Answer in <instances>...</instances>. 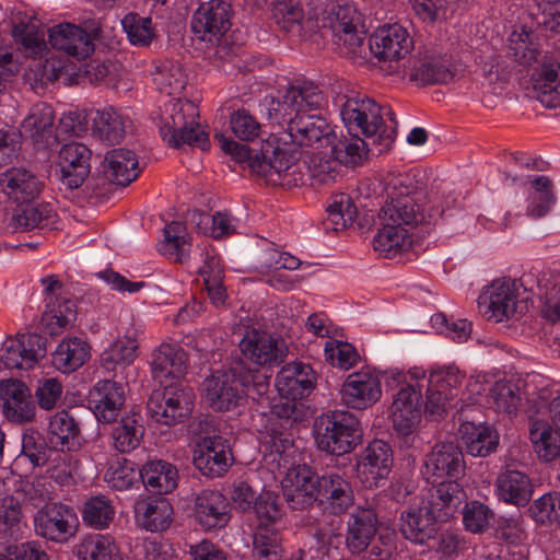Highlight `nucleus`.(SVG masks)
Segmentation results:
<instances>
[{"mask_svg": "<svg viewBox=\"0 0 560 560\" xmlns=\"http://www.w3.org/2000/svg\"><path fill=\"white\" fill-rule=\"evenodd\" d=\"M382 185L385 201L378 212L380 228L373 247L382 256L392 258L409 250L413 244V230L435 222L441 211L409 173H388Z\"/></svg>", "mask_w": 560, "mask_h": 560, "instance_id": "obj_1", "label": "nucleus"}, {"mask_svg": "<svg viewBox=\"0 0 560 560\" xmlns=\"http://www.w3.org/2000/svg\"><path fill=\"white\" fill-rule=\"evenodd\" d=\"M325 105L322 91L312 82L292 85L279 100L268 104V117L273 122L287 125V136L292 144L307 151L324 149L336 140V133L320 114Z\"/></svg>", "mask_w": 560, "mask_h": 560, "instance_id": "obj_2", "label": "nucleus"}, {"mask_svg": "<svg viewBox=\"0 0 560 560\" xmlns=\"http://www.w3.org/2000/svg\"><path fill=\"white\" fill-rule=\"evenodd\" d=\"M257 441L264 460L277 468L281 488L292 509L302 510L315 502L318 477L306 464L300 463L301 454L288 429V422H260Z\"/></svg>", "mask_w": 560, "mask_h": 560, "instance_id": "obj_3", "label": "nucleus"}, {"mask_svg": "<svg viewBox=\"0 0 560 560\" xmlns=\"http://www.w3.org/2000/svg\"><path fill=\"white\" fill-rule=\"evenodd\" d=\"M340 116L350 133L372 139L373 143L382 147L380 151L392 145L397 121L389 107L381 106L366 95L354 93L346 96Z\"/></svg>", "mask_w": 560, "mask_h": 560, "instance_id": "obj_4", "label": "nucleus"}, {"mask_svg": "<svg viewBox=\"0 0 560 560\" xmlns=\"http://www.w3.org/2000/svg\"><path fill=\"white\" fill-rule=\"evenodd\" d=\"M281 143L277 138H269L260 149V153L250 160L249 166L254 173L264 177L267 183L287 188L304 183V173L299 163L296 152Z\"/></svg>", "mask_w": 560, "mask_h": 560, "instance_id": "obj_5", "label": "nucleus"}, {"mask_svg": "<svg viewBox=\"0 0 560 560\" xmlns=\"http://www.w3.org/2000/svg\"><path fill=\"white\" fill-rule=\"evenodd\" d=\"M81 440L78 422H48L44 441L50 448L61 452L52 459L50 477L60 486H69L75 481L78 460L65 451L79 448Z\"/></svg>", "mask_w": 560, "mask_h": 560, "instance_id": "obj_6", "label": "nucleus"}, {"mask_svg": "<svg viewBox=\"0 0 560 560\" xmlns=\"http://www.w3.org/2000/svg\"><path fill=\"white\" fill-rule=\"evenodd\" d=\"M198 109L190 101L176 100L172 103L170 121L161 128L164 141L174 148L197 147L202 151L209 148V137L196 121Z\"/></svg>", "mask_w": 560, "mask_h": 560, "instance_id": "obj_7", "label": "nucleus"}, {"mask_svg": "<svg viewBox=\"0 0 560 560\" xmlns=\"http://www.w3.org/2000/svg\"><path fill=\"white\" fill-rule=\"evenodd\" d=\"M275 386L281 397L271 406V413L279 420H299L293 401L312 388L311 366L302 362L284 365L277 374Z\"/></svg>", "mask_w": 560, "mask_h": 560, "instance_id": "obj_8", "label": "nucleus"}, {"mask_svg": "<svg viewBox=\"0 0 560 560\" xmlns=\"http://www.w3.org/2000/svg\"><path fill=\"white\" fill-rule=\"evenodd\" d=\"M406 74L419 85L445 84L454 79L451 59L434 47H424L408 60Z\"/></svg>", "mask_w": 560, "mask_h": 560, "instance_id": "obj_9", "label": "nucleus"}, {"mask_svg": "<svg viewBox=\"0 0 560 560\" xmlns=\"http://www.w3.org/2000/svg\"><path fill=\"white\" fill-rule=\"evenodd\" d=\"M237 363L229 370L215 371L203 382L205 397L217 411H228L244 398L246 376L240 377Z\"/></svg>", "mask_w": 560, "mask_h": 560, "instance_id": "obj_10", "label": "nucleus"}, {"mask_svg": "<svg viewBox=\"0 0 560 560\" xmlns=\"http://www.w3.org/2000/svg\"><path fill=\"white\" fill-rule=\"evenodd\" d=\"M78 526L75 511L63 503L46 504L34 516L36 534L54 542H67L75 535Z\"/></svg>", "mask_w": 560, "mask_h": 560, "instance_id": "obj_11", "label": "nucleus"}, {"mask_svg": "<svg viewBox=\"0 0 560 560\" xmlns=\"http://www.w3.org/2000/svg\"><path fill=\"white\" fill-rule=\"evenodd\" d=\"M196 395L192 388L177 385L154 392L147 402V415L153 420H184L192 417Z\"/></svg>", "mask_w": 560, "mask_h": 560, "instance_id": "obj_12", "label": "nucleus"}, {"mask_svg": "<svg viewBox=\"0 0 560 560\" xmlns=\"http://www.w3.org/2000/svg\"><path fill=\"white\" fill-rule=\"evenodd\" d=\"M393 462L390 445L383 440H373L358 457L357 478L365 488L378 487L388 478Z\"/></svg>", "mask_w": 560, "mask_h": 560, "instance_id": "obj_13", "label": "nucleus"}, {"mask_svg": "<svg viewBox=\"0 0 560 560\" xmlns=\"http://www.w3.org/2000/svg\"><path fill=\"white\" fill-rule=\"evenodd\" d=\"M517 299V282L511 278H499L483 289L479 295V306L485 316L499 323L516 313Z\"/></svg>", "mask_w": 560, "mask_h": 560, "instance_id": "obj_14", "label": "nucleus"}, {"mask_svg": "<svg viewBox=\"0 0 560 560\" xmlns=\"http://www.w3.org/2000/svg\"><path fill=\"white\" fill-rule=\"evenodd\" d=\"M360 422H314L317 447L331 455L350 453L362 440Z\"/></svg>", "mask_w": 560, "mask_h": 560, "instance_id": "obj_15", "label": "nucleus"}, {"mask_svg": "<svg viewBox=\"0 0 560 560\" xmlns=\"http://www.w3.org/2000/svg\"><path fill=\"white\" fill-rule=\"evenodd\" d=\"M234 460L231 443L220 435L201 438L194 448V465L202 475L220 477L232 466Z\"/></svg>", "mask_w": 560, "mask_h": 560, "instance_id": "obj_16", "label": "nucleus"}, {"mask_svg": "<svg viewBox=\"0 0 560 560\" xmlns=\"http://www.w3.org/2000/svg\"><path fill=\"white\" fill-rule=\"evenodd\" d=\"M322 22L323 27L330 30L332 35L343 44L348 52L361 46L363 37L358 32L361 15L352 3H331L327 8Z\"/></svg>", "mask_w": 560, "mask_h": 560, "instance_id": "obj_17", "label": "nucleus"}, {"mask_svg": "<svg viewBox=\"0 0 560 560\" xmlns=\"http://www.w3.org/2000/svg\"><path fill=\"white\" fill-rule=\"evenodd\" d=\"M465 471L462 450L453 442L438 443L425 456L422 475L428 482L435 483L439 479H458Z\"/></svg>", "mask_w": 560, "mask_h": 560, "instance_id": "obj_18", "label": "nucleus"}, {"mask_svg": "<svg viewBox=\"0 0 560 560\" xmlns=\"http://www.w3.org/2000/svg\"><path fill=\"white\" fill-rule=\"evenodd\" d=\"M46 351V338L38 334H22L4 341L0 359L7 369L30 370Z\"/></svg>", "mask_w": 560, "mask_h": 560, "instance_id": "obj_19", "label": "nucleus"}, {"mask_svg": "<svg viewBox=\"0 0 560 560\" xmlns=\"http://www.w3.org/2000/svg\"><path fill=\"white\" fill-rule=\"evenodd\" d=\"M44 180L32 170L12 166L0 174V192L7 200L23 205L39 197Z\"/></svg>", "mask_w": 560, "mask_h": 560, "instance_id": "obj_20", "label": "nucleus"}, {"mask_svg": "<svg viewBox=\"0 0 560 560\" xmlns=\"http://www.w3.org/2000/svg\"><path fill=\"white\" fill-rule=\"evenodd\" d=\"M382 396L381 377L370 369L349 374L341 388L347 407L363 410L374 405Z\"/></svg>", "mask_w": 560, "mask_h": 560, "instance_id": "obj_21", "label": "nucleus"}, {"mask_svg": "<svg viewBox=\"0 0 560 560\" xmlns=\"http://www.w3.org/2000/svg\"><path fill=\"white\" fill-rule=\"evenodd\" d=\"M231 5L222 0H210L199 5L192 15L191 30L201 39H218L231 27Z\"/></svg>", "mask_w": 560, "mask_h": 560, "instance_id": "obj_22", "label": "nucleus"}, {"mask_svg": "<svg viewBox=\"0 0 560 560\" xmlns=\"http://www.w3.org/2000/svg\"><path fill=\"white\" fill-rule=\"evenodd\" d=\"M187 354L177 347L162 343L152 353L151 373L163 388L182 385L180 380L186 374Z\"/></svg>", "mask_w": 560, "mask_h": 560, "instance_id": "obj_23", "label": "nucleus"}, {"mask_svg": "<svg viewBox=\"0 0 560 560\" xmlns=\"http://www.w3.org/2000/svg\"><path fill=\"white\" fill-rule=\"evenodd\" d=\"M242 354L257 365H278L285 357L283 342L266 331L247 330L240 342Z\"/></svg>", "mask_w": 560, "mask_h": 560, "instance_id": "obj_24", "label": "nucleus"}, {"mask_svg": "<svg viewBox=\"0 0 560 560\" xmlns=\"http://www.w3.org/2000/svg\"><path fill=\"white\" fill-rule=\"evenodd\" d=\"M412 47V38L408 31L399 24L380 27L370 37V50L380 60H398L405 57Z\"/></svg>", "mask_w": 560, "mask_h": 560, "instance_id": "obj_25", "label": "nucleus"}, {"mask_svg": "<svg viewBox=\"0 0 560 560\" xmlns=\"http://www.w3.org/2000/svg\"><path fill=\"white\" fill-rule=\"evenodd\" d=\"M91 150L83 143L70 142L59 151L60 180L70 189L80 187L90 174Z\"/></svg>", "mask_w": 560, "mask_h": 560, "instance_id": "obj_26", "label": "nucleus"}, {"mask_svg": "<svg viewBox=\"0 0 560 560\" xmlns=\"http://www.w3.org/2000/svg\"><path fill=\"white\" fill-rule=\"evenodd\" d=\"M0 404L7 420H34L36 406L28 387L14 378L0 382Z\"/></svg>", "mask_w": 560, "mask_h": 560, "instance_id": "obj_27", "label": "nucleus"}, {"mask_svg": "<svg viewBox=\"0 0 560 560\" xmlns=\"http://www.w3.org/2000/svg\"><path fill=\"white\" fill-rule=\"evenodd\" d=\"M315 501L331 514H341L353 503L350 483L338 474L318 477Z\"/></svg>", "mask_w": 560, "mask_h": 560, "instance_id": "obj_28", "label": "nucleus"}, {"mask_svg": "<svg viewBox=\"0 0 560 560\" xmlns=\"http://www.w3.org/2000/svg\"><path fill=\"white\" fill-rule=\"evenodd\" d=\"M377 532V517L372 509L359 508L348 517L346 548L351 555L366 551Z\"/></svg>", "mask_w": 560, "mask_h": 560, "instance_id": "obj_29", "label": "nucleus"}, {"mask_svg": "<svg viewBox=\"0 0 560 560\" xmlns=\"http://www.w3.org/2000/svg\"><path fill=\"white\" fill-rule=\"evenodd\" d=\"M51 46L78 60L89 57L94 51V43L91 35L82 27L62 23L49 31Z\"/></svg>", "mask_w": 560, "mask_h": 560, "instance_id": "obj_30", "label": "nucleus"}, {"mask_svg": "<svg viewBox=\"0 0 560 560\" xmlns=\"http://www.w3.org/2000/svg\"><path fill=\"white\" fill-rule=\"evenodd\" d=\"M526 412L545 415L548 411L551 420H560V396L552 397L553 390L550 382L538 374L527 375L524 386Z\"/></svg>", "mask_w": 560, "mask_h": 560, "instance_id": "obj_31", "label": "nucleus"}, {"mask_svg": "<svg viewBox=\"0 0 560 560\" xmlns=\"http://www.w3.org/2000/svg\"><path fill=\"white\" fill-rule=\"evenodd\" d=\"M440 520L425 504L410 506L400 516V530L404 537L415 544L423 545L435 539L436 523Z\"/></svg>", "mask_w": 560, "mask_h": 560, "instance_id": "obj_32", "label": "nucleus"}, {"mask_svg": "<svg viewBox=\"0 0 560 560\" xmlns=\"http://www.w3.org/2000/svg\"><path fill=\"white\" fill-rule=\"evenodd\" d=\"M458 432L467 453L475 457H486L499 445L500 434L491 422H460Z\"/></svg>", "mask_w": 560, "mask_h": 560, "instance_id": "obj_33", "label": "nucleus"}, {"mask_svg": "<svg viewBox=\"0 0 560 560\" xmlns=\"http://www.w3.org/2000/svg\"><path fill=\"white\" fill-rule=\"evenodd\" d=\"M124 402V388L115 381H98L90 393V409L96 420H117Z\"/></svg>", "mask_w": 560, "mask_h": 560, "instance_id": "obj_34", "label": "nucleus"}, {"mask_svg": "<svg viewBox=\"0 0 560 560\" xmlns=\"http://www.w3.org/2000/svg\"><path fill=\"white\" fill-rule=\"evenodd\" d=\"M196 521L206 530L224 527L229 520V502L219 491L205 490L196 500Z\"/></svg>", "mask_w": 560, "mask_h": 560, "instance_id": "obj_35", "label": "nucleus"}, {"mask_svg": "<svg viewBox=\"0 0 560 560\" xmlns=\"http://www.w3.org/2000/svg\"><path fill=\"white\" fill-rule=\"evenodd\" d=\"M173 506L164 498H147L135 505L137 524L150 533L166 530L173 522Z\"/></svg>", "mask_w": 560, "mask_h": 560, "instance_id": "obj_36", "label": "nucleus"}, {"mask_svg": "<svg viewBox=\"0 0 560 560\" xmlns=\"http://www.w3.org/2000/svg\"><path fill=\"white\" fill-rule=\"evenodd\" d=\"M466 500V493L456 479L436 481L427 506L441 521L453 517Z\"/></svg>", "mask_w": 560, "mask_h": 560, "instance_id": "obj_37", "label": "nucleus"}, {"mask_svg": "<svg viewBox=\"0 0 560 560\" xmlns=\"http://www.w3.org/2000/svg\"><path fill=\"white\" fill-rule=\"evenodd\" d=\"M55 112L51 105L34 104L21 124L22 133L37 145H48L54 139Z\"/></svg>", "mask_w": 560, "mask_h": 560, "instance_id": "obj_38", "label": "nucleus"}, {"mask_svg": "<svg viewBox=\"0 0 560 560\" xmlns=\"http://www.w3.org/2000/svg\"><path fill=\"white\" fill-rule=\"evenodd\" d=\"M102 171L109 182L127 186L139 175L137 155L125 148L114 149L105 155Z\"/></svg>", "mask_w": 560, "mask_h": 560, "instance_id": "obj_39", "label": "nucleus"}, {"mask_svg": "<svg viewBox=\"0 0 560 560\" xmlns=\"http://www.w3.org/2000/svg\"><path fill=\"white\" fill-rule=\"evenodd\" d=\"M495 493L501 501L524 506L533 494V485L529 477L515 469L502 471L494 483Z\"/></svg>", "mask_w": 560, "mask_h": 560, "instance_id": "obj_40", "label": "nucleus"}, {"mask_svg": "<svg viewBox=\"0 0 560 560\" xmlns=\"http://www.w3.org/2000/svg\"><path fill=\"white\" fill-rule=\"evenodd\" d=\"M77 318L75 303L66 298L50 295L46 298V310L42 315L44 330L58 336L71 327Z\"/></svg>", "mask_w": 560, "mask_h": 560, "instance_id": "obj_41", "label": "nucleus"}, {"mask_svg": "<svg viewBox=\"0 0 560 560\" xmlns=\"http://www.w3.org/2000/svg\"><path fill=\"white\" fill-rule=\"evenodd\" d=\"M142 483L152 492L166 494L177 487L176 467L164 460L148 462L140 470Z\"/></svg>", "mask_w": 560, "mask_h": 560, "instance_id": "obj_42", "label": "nucleus"}, {"mask_svg": "<svg viewBox=\"0 0 560 560\" xmlns=\"http://www.w3.org/2000/svg\"><path fill=\"white\" fill-rule=\"evenodd\" d=\"M90 357V346L81 338L63 339L52 353V365L61 373L81 368Z\"/></svg>", "mask_w": 560, "mask_h": 560, "instance_id": "obj_43", "label": "nucleus"}, {"mask_svg": "<svg viewBox=\"0 0 560 560\" xmlns=\"http://www.w3.org/2000/svg\"><path fill=\"white\" fill-rule=\"evenodd\" d=\"M138 341L131 336H124L114 341L101 355V365L117 377L119 371L129 366L138 357Z\"/></svg>", "mask_w": 560, "mask_h": 560, "instance_id": "obj_44", "label": "nucleus"}, {"mask_svg": "<svg viewBox=\"0 0 560 560\" xmlns=\"http://www.w3.org/2000/svg\"><path fill=\"white\" fill-rule=\"evenodd\" d=\"M78 560H122L115 539L108 534H88L77 548Z\"/></svg>", "mask_w": 560, "mask_h": 560, "instance_id": "obj_45", "label": "nucleus"}, {"mask_svg": "<svg viewBox=\"0 0 560 560\" xmlns=\"http://www.w3.org/2000/svg\"><path fill=\"white\" fill-rule=\"evenodd\" d=\"M93 133L108 144L119 143L126 135V120L114 107L97 109L93 117Z\"/></svg>", "mask_w": 560, "mask_h": 560, "instance_id": "obj_46", "label": "nucleus"}, {"mask_svg": "<svg viewBox=\"0 0 560 560\" xmlns=\"http://www.w3.org/2000/svg\"><path fill=\"white\" fill-rule=\"evenodd\" d=\"M56 213L48 203L30 206L16 212L11 218L14 231H30L33 229H50L55 222Z\"/></svg>", "mask_w": 560, "mask_h": 560, "instance_id": "obj_47", "label": "nucleus"}, {"mask_svg": "<svg viewBox=\"0 0 560 560\" xmlns=\"http://www.w3.org/2000/svg\"><path fill=\"white\" fill-rule=\"evenodd\" d=\"M190 249V237L186 226L173 221L164 229V241L160 244L159 250L162 255L183 262L188 258Z\"/></svg>", "mask_w": 560, "mask_h": 560, "instance_id": "obj_48", "label": "nucleus"}, {"mask_svg": "<svg viewBox=\"0 0 560 560\" xmlns=\"http://www.w3.org/2000/svg\"><path fill=\"white\" fill-rule=\"evenodd\" d=\"M529 438L542 460L550 462L560 455V433L549 422H534Z\"/></svg>", "mask_w": 560, "mask_h": 560, "instance_id": "obj_49", "label": "nucleus"}, {"mask_svg": "<svg viewBox=\"0 0 560 560\" xmlns=\"http://www.w3.org/2000/svg\"><path fill=\"white\" fill-rule=\"evenodd\" d=\"M304 161L310 176L319 184H327L335 179L340 164L336 156L330 153L329 147L315 149L306 152Z\"/></svg>", "mask_w": 560, "mask_h": 560, "instance_id": "obj_50", "label": "nucleus"}, {"mask_svg": "<svg viewBox=\"0 0 560 560\" xmlns=\"http://www.w3.org/2000/svg\"><path fill=\"white\" fill-rule=\"evenodd\" d=\"M541 314L551 322L560 320V273L545 272L538 278Z\"/></svg>", "mask_w": 560, "mask_h": 560, "instance_id": "obj_51", "label": "nucleus"}, {"mask_svg": "<svg viewBox=\"0 0 560 560\" xmlns=\"http://www.w3.org/2000/svg\"><path fill=\"white\" fill-rule=\"evenodd\" d=\"M115 517V508L105 495L89 498L82 508L83 523L94 529L102 530L109 526Z\"/></svg>", "mask_w": 560, "mask_h": 560, "instance_id": "obj_52", "label": "nucleus"}, {"mask_svg": "<svg viewBox=\"0 0 560 560\" xmlns=\"http://www.w3.org/2000/svg\"><path fill=\"white\" fill-rule=\"evenodd\" d=\"M527 381V377L524 382ZM525 386V383H523ZM493 408L499 412H504L509 416L515 415L518 409L522 395H524V387L512 381H498L490 388Z\"/></svg>", "mask_w": 560, "mask_h": 560, "instance_id": "obj_53", "label": "nucleus"}, {"mask_svg": "<svg viewBox=\"0 0 560 560\" xmlns=\"http://www.w3.org/2000/svg\"><path fill=\"white\" fill-rule=\"evenodd\" d=\"M529 515L537 524L560 527V491H549L535 499Z\"/></svg>", "mask_w": 560, "mask_h": 560, "instance_id": "obj_54", "label": "nucleus"}, {"mask_svg": "<svg viewBox=\"0 0 560 560\" xmlns=\"http://www.w3.org/2000/svg\"><path fill=\"white\" fill-rule=\"evenodd\" d=\"M152 77L156 88L167 95L179 93L186 83V77L180 65L170 60L156 65Z\"/></svg>", "mask_w": 560, "mask_h": 560, "instance_id": "obj_55", "label": "nucleus"}, {"mask_svg": "<svg viewBox=\"0 0 560 560\" xmlns=\"http://www.w3.org/2000/svg\"><path fill=\"white\" fill-rule=\"evenodd\" d=\"M421 394L412 385L401 387L394 396L390 416L394 420H413L421 416Z\"/></svg>", "mask_w": 560, "mask_h": 560, "instance_id": "obj_56", "label": "nucleus"}, {"mask_svg": "<svg viewBox=\"0 0 560 560\" xmlns=\"http://www.w3.org/2000/svg\"><path fill=\"white\" fill-rule=\"evenodd\" d=\"M192 220L202 233L210 234L214 238L225 237L234 233L237 222L230 213L221 211L213 215L205 212L194 213Z\"/></svg>", "mask_w": 560, "mask_h": 560, "instance_id": "obj_57", "label": "nucleus"}, {"mask_svg": "<svg viewBox=\"0 0 560 560\" xmlns=\"http://www.w3.org/2000/svg\"><path fill=\"white\" fill-rule=\"evenodd\" d=\"M253 553L257 560H280L282 548L277 528L257 526Z\"/></svg>", "mask_w": 560, "mask_h": 560, "instance_id": "obj_58", "label": "nucleus"}, {"mask_svg": "<svg viewBox=\"0 0 560 560\" xmlns=\"http://www.w3.org/2000/svg\"><path fill=\"white\" fill-rule=\"evenodd\" d=\"M536 97L546 107L560 105V67L545 69L535 84Z\"/></svg>", "mask_w": 560, "mask_h": 560, "instance_id": "obj_59", "label": "nucleus"}, {"mask_svg": "<svg viewBox=\"0 0 560 560\" xmlns=\"http://www.w3.org/2000/svg\"><path fill=\"white\" fill-rule=\"evenodd\" d=\"M250 510H253L257 517V526L277 528V524L282 516L279 498L271 491L260 492Z\"/></svg>", "mask_w": 560, "mask_h": 560, "instance_id": "obj_60", "label": "nucleus"}, {"mask_svg": "<svg viewBox=\"0 0 560 560\" xmlns=\"http://www.w3.org/2000/svg\"><path fill=\"white\" fill-rule=\"evenodd\" d=\"M140 479V470L135 469L133 464L127 459L116 460L105 474L107 485L118 491L133 488Z\"/></svg>", "mask_w": 560, "mask_h": 560, "instance_id": "obj_61", "label": "nucleus"}, {"mask_svg": "<svg viewBox=\"0 0 560 560\" xmlns=\"http://www.w3.org/2000/svg\"><path fill=\"white\" fill-rule=\"evenodd\" d=\"M275 22L287 32H300L303 10L299 0H276L271 9Z\"/></svg>", "mask_w": 560, "mask_h": 560, "instance_id": "obj_62", "label": "nucleus"}, {"mask_svg": "<svg viewBox=\"0 0 560 560\" xmlns=\"http://www.w3.org/2000/svg\"><path fill=\"white\" fill-rule=\"evenodd\" d=\"M230 129L241 141L252 142L260 137L262 126L247 109L241 108L230 115Z\"/></svg>", "mask_w": 560, "mask_h": 560, "instance_id": "obj_63", "label": "nucleus"}, {"mask_svg": "<svg viewBox=\"0 0 560 560\" xmlns=\"http://www.w3.org/2000/svg\"><path fill=\"white\" fill-rule=\"evenodd\" d=\"M121 24L132 45L147 46L154 37V28L150 18L129 13L122 19Z\"/></svg>", "mask_w": 560, "mask_h": 560, "instance_id": "obj_64", "label": "nucleus"}]
</instances>
